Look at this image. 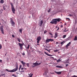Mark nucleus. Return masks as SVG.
Here are the masks:
<instances>
[{"label":"nucleus","instance_id":"f257e3e1","mask_svg":"<svg viewBox=\"0 0 77 77\" xmlns=\"http://www.w3.org/2000/svg\"><path fill=\"white\" fill-rule=\"evenodd\" d=\"M18 64H17V65H16V68L12 70H11V72H15L18 70Z\"/></svg>","mask_w":77,"mask_h":77},{"label":"nucleus","instance_id":"f03ea898","mask_svg":"<svg viewBox=\"0 0 77 77\" xmlns=\"http://www.w3.org/2000/svg\"><path fill=\"white\" fill-rule=\"evenodd\" d=\"M11 9H12V12L14 14H15V8H14V5H13V3H11Z\"/></svg>","mask_w":77,"mask_h":77},{"label":"nucleus","instance_id":"7ed1b4c3","mask_svg":"<svg viewBox=\"0 0 77 77\" xmlns=\"http://www.w3.org/2000/svg\"><path fill=\"white\" fill-rule=\"evenodd\" d=\"M41 63H34L33 64V65L32 66V68H34L35 66H38V65H40Z\"/></svg>","mask_w":77,"mask_h":77},{"label":"nucleus","instance_id":"20e7f679","mask_svg":"<svg viewBox=\"0 0 77 77\" xmlns=\"http://www.w3.org/2000/svg\"><path fill=\"white\" fill-rule=\"evenodd\" d=\"M54 20V19H53L50 22V23H51V24H57V21H56V20Z\"/></svg>","mask_w":77,"mask_h":77},{"label":"nucleus","instance_id":"39448f33","mask_svg":"<svg viewBox=\"0 0 77 77\" xmlns=\"http://www.w3.org/2000/svg\"><path fill=\"white\" fill-rule=\"evenodd\" d=\"M0 30L2 34H4V31L3 30V26H1L0 27Z\"/></svg>","mask_w":77,"mask_h":77},{"label":"nucleus","instance_id":"423d86ee","mask_svg":"<svg viewBox=\"0 0 77 77\" xmlns=\"http://www.w3.org/2000/svg\"><path fill=\"white\" fill-rule=\"evenodd\" d=\"M37 42L38 44H39L40 41L41 39V36H39L37 37Z\"/></svg>","mask_w":77,"mask_h":77},{"label":"nucleus","instance_id":"0eeeda50","mask_svg":"<svg viewBox=\"0 0 77 77\" xmlns=\"http://www.w3.org/2000/svg\"><path fill=\"white\" fill-rule=\"evenodd\" d=\"M11 24H12V26H14V25H15V22H14L12 19H11Z\"/></svg>","mask_w":77,"mask_h":77},{"label":"nucleus","instance_id":"6e6552de","mask_svg":"<svg viewBox=\"0 0 77 77\" xmlns=\"http://www.w3.org/2000/svg\"><path fill=\"white\" fill-rule=\"evenodd\" d=\"M58 35V33L56 32H55V35L54 36V38H55V39H56V38L57 37Z\"/></svg>","mask_w":77,"mask_h":77},{"label":"nucleus","instance_id":"1a4fd4ad","mask_svg":"<svg viewBox=\"0 0 77 77\" xmlns=\"http://www.w3.org/2000/svg\"><path fill=\"white\" fill-rule=\"evenodd\" d=\"M71 44V42H69L68 44H67V45L66 46V48H68V47L69 46H70V44Z\"/></svg>","mask_w":77,"mask_h":77},{"label":"nucleus","instance_id":"9d476101","mask_svg":"<svg viewBox=\"0 0 77 77\" xmlns=\"http://www.w3.org/2000/svg\"><path fill=\"white\" fill-rule=\"evenodd\" d=\"M43 23V20H41V21H40V23L39 26H40V27H42V25Z\"/></svg>","mask_w":77,"mask_h":77},{"label":"nucleus","instance_id":"9b49d317","mask_svg":"<svg viewBox=\"0 0 77 77\" xmlns=\"http://www.w3.org/2000/svg\"><path fill=\"white\" fill-rule=\"evenodd\" d=\"M45 54H46V55H47V56H52L53 55H50V54H48L47 53L45 52Z\"/></svg>","mask_w":77,"mask_h":77},{"label":"nucleus","instance_id":"f8f14e48","mask_svg":"<svg viewBox=\"0 0 77 77\" xmlns=\"http://www.w3.org/2000/svg\"><path fill=\"white\" fill-rule=\"evenodd\" d=\"M21 63L23 64V66H26V63L23 62V61H21Z\"/></svg>","mask_w":77,"mask_h":77},{"label":"nucleus","instance_id":"ddd939ff","mask_svg":"<svg viewBox=\"0 0 77 77\" xmlns=\"http://www.w3.org/2000/svg\"><path fill=\"white\" fill-rule=\"evenodd\" d=\"M55 73H56V74H58V75H59V74H61V72H56V71H55Z\"/></svg>","mask_w":77,"mask_h":77},{"label":"nucleus","instance_id":"4468645a","mask_svg":"<svg viewBox=\"0 0 77 77\" xmlns=\"http://www.w3.org/2000/svg\"><path fill=\"white\" fill-rule=\"evenodd\" d=\"M69 59H68V60H67L65 61L64 63H69Z\"/></svg>","mask_w":77,"mask_h":77},{"label":"nucleus","instance_id":"2eb2a0df","mask_svg":"<svg viewBox=\"0 0 77 77\" xmlns=\"http://www.w3.org/2000/svg\"><path fill=\"white\" fill-rule=\"evenodd\" d=\"M54 20H56L57 21H58V22H59V21H60V18H58V19H54Z\"/></svg>","mask_w":77,"mask_h":77},{"label":"nucleus","instance_id":"dca6fc26","mask_svg":"<svg viewBox=\"0 0 77 77\" xmlns=\"http://www.w3.org/2000/svg\"><path fill=\"white\" fill-rule=\"evenodd\" d=\"M65 42V41H63V42H61L60 43V44H61V46H62V45H63V44H64Z\"/></svg>","mask_w":77,"mask_h":77},{"label":"nucleus","instance_id":"f3484780","mask_svg":"<svg viewBox=\"0 0 77 77\" xmlns=\"http://www.w3.org/2000/svg\"><path fill=\"white\" fill-rule=\"evenodd\" d=\"M45 41V43H47V42H50V40L49 39H46Z\"/></svg>","mask_w":77,"mask_h":77},{"label":"nucleus","instance_id":"a211bd4d","mask_svg":"<svg viewBox=\"0 0 77 77\" xmlns=\"http://www.w3.org/2000/svg\"><path fill=\"white\" fill-rule=\"evenodd\" d=\"M45 50H47V51H48V52L49 53H50V50H51V49H50L49 50H48V49H47V48H44Z\"/></svg>","mask_w":77,"mask_h":77},{"label":"nucleus","instance_id":"6ab92c4d","mask_svg":"<svg viewBox=\"0 0 77 77\" xmlns=\"http://www.w3.org/2000/svg\"><path fill=\"white\" fill-rule=\"evenodd\" d=\"M4 2V1L3 0H1L0 1V3H3Z\"/></svg>","mask_w":77,"mask_h":77},{"label":"nucleus","instance_id":"aec40b11","mask_svg":"<svg viewBox=\"0 0 77 77\" xmlns=\"http://www.w3.org/2000/svg\"><path fill=\"white\" fill-rule=\"evenodd\" d=\"M49 42H52V41H54V39H51V38H49Z\"/></svg>","mask_w":77,"mask_h":77},{"label":"nucleus","instance_id":"412c9836","mask_svg":"<svg viewBox=\"0 0 77 77\" xmlns=\"http://www.w3.org/2000/svg\"><path fill=\"white\" fill-rule=\"evenodd\" d=\"M74 41H77V36H75V38H74Z\"/></svg>","mask_w":77,"mask_h":77},{"label":"nucleus","instance_id":"4be33fe9","mask_svg":"<svg viewBox=\"0 0 77 77\" xmlns=\"http://www.w3.org/2000/svg\"><path fill=\"white\" fill-rule=\"evenodd\" d=\"M61 60H60V59H59L57 60V62H60V61H61Z\"/></svg>","mask_w":77,"mask_h":77},{"label":"nucleus","instance_id":"5701e85b","mask_svg":"<svg viewBox=\"0 0 77 77\" xmlns=\"http://www.w3.org/2000/svg\"><path fill=\"white\" fill-rule=\"evenodd\" d=\"M19 45L20 47H22V46L23 45V44H21L20 43H19Z\"/></svg>","mask_w":77,"mask_h":77},{"label":"nucleus","instance_id":"b1692460","mask_svg":"<svg viewBox=\"0 0 77 77\" xmlns=\"http://www.w3.org/2000/svg\"><path fill=\"white\" fill-rule=\"evenodd\" d=\"M56 67H57V68H62V67L61 66H56Z\"/></svg>","mask_w":77,"mask_h":77},{"label":"nucleus","instance_id":"393cba45","mask_svg":"<svg viewBox=\"0 0 77 77\" xmlns=\"http://www.w3.org/2000/svg\"><path fill=\"white\" fill-rule=\"evenodd\" d=\"M17 39L18 41L19 42H20L21 41H20V39L18 38H17Z\"/></svg>","mask_w":77,"mask_h":77},{"label":"nucleus","instance_id":"a878e982","mask_svg":"<svg viewBox=\"0 0 77 77\" xmlns=\"http://www.w3.org/2000/svg\"><path fill=\"white\" fill-rule=\"evenodd\" d=\"M66 35H64L63 36V38H65L66 37Z\"/></svg>","mask_w":77,"mask_h":77},{"label":"nucleus","instance_id":"bb28decb","mask_svg":"<svg viewBox=\"0 0 77 77\" xmlns=\"http://www.w3.org/2000/svg\"><path fill=\"white\" fill-rule=\"evenodd\" d=\"M3 9L4 10H6V7H5L4 6H3Z\"/></svg>","mask_w":77,"mask_h":77},{"label":"nucleus","instance_id":"cd10ccee","mask_svg":"<svg viewBox=\"0 0 77 77\" xmlns=\"http://www.w3.org/2000/svg\"><path fill=\"white\" fill-rule=\"evenodd\" d=\"M26 65L28 67L29 66V63H27Z\"/></svg>","mask_w":77,"mask_h":77},{"label":"nucleus","instance_id":"c85d7f7f","mask_svg":"<svg viewBox=\"0 0 77 77\" xmlns=\"http://www.w3.org/2000/svg\"><path fill=\"white\" fill-rule=\"evenodd\" d=\"M59 50H54V52H57V51H59Z\"/></svg>","mask_w":77,"mask_h":77},{"label":"nucleus","instance_id":"c756f323","mask_svg":"<svg viewBox=\"0 0 77 77\" xmlns=\"http://www.w3.org/2000/svg\"><path fill=\"white\" fill-rule=\"evenodd\" d=\"M6 71H8V72H11V70H8L7 69H6Z\"/></svg>","mask_w":77,"mask_h":77},{"label":"nucleus","instance_id":"7c9ffc66","mask_svg":"<svg viewBox=\"0 0 77 77\" xmlns=\"http://www.w3.org/2000/svg\"><path fill=\"white\" fill-rule=\"evenodd\" d=\"M30 47V45H28V47L27 48V49H29V47Z\"/></svg>","mask_w":77,"mask_h":77},{"label":"nucleus","instance_id":"2f4dec72","mask_svg":"<svg viewBox=\"0 0 77 77\" xmlns=\"http://www.w3.org/2000/svg\"><path fill=\"white\" fill-rule=\"evenodd\" d=\"M2 46L1 44H0V49H2Z\"/></svg>","mask_w":77,"mask_h":77},{"label":"nucleus","instance_id":"473e14b6","mask_svg":"<svg viewBox=\"0 0 77 77\" xmlns=\"http://www.w3.org/2000/svg\"><path fill=\"white\" fill-rule=\"evenodd\" d=\"M65 29L64 31V32H67V31H68L67 30L66 31V28H65Z\"/></svg>","mask_w":77,"mask_h":77},{"label":"nucleus","instance_id":"72a5a7b5","mask_svg":"<svg viewBox=\"0 0 77 77\" xmlns=\"http://www.w3.org/2000/svg\"><path fill=\"white\" fill-rule=\"evenodd\" d=\"M3 75H5V73H4V74H2L1 75H0V76H3Z\"/></svg>","mask_w":77,"mask_h":77},{"label":"nucleus","instance_id":"f704fd0d","mask_svg":"<svg viewBox=\"0 0 77 77\" xmlns=\"http://www.w3.org/2000/svg\"><path fill=\"white\" fill-rule=\"evenodd\" d=\"M66 20H69L68 21L70 20V19L68 18H66Z\"/></svg>","mask_w":77,"mask_h":77},{"label":"nucleus","instance_id":"c9c22d12","mask_svg":"<svg viewBox=\"0 0 77 77\" xmlns=\"http://www.w3.org/2000/svg\"><path fill=\"white\" fill-rule=\"evenodd\" d=\"M51 11V9H49V10L48 11V13L50 12Z\"/></svg>","mask_w":77,"mask_h":77},{"label":"nucleus","instance_id":"e433bc0d","mask_svg":"<svg viewBox=\"0 0 77 77\" xmlns=\"http://www.w3.org/2000/svg\"><path fill=\"white\" fill-rule=\"evenodd\" d=\"M49 34H50L51 36L53 35V34L51 33V32H49Z\"/></svg>","mask_w":77,"mask_h":77},{"label":"nucleus","instance_id":"4c0bfd02","mask_svg":"<svg viewBox=\"0 0 77 77\" xmlns=\"http://www.w3.org/2000/svg\"><path fill=\"white\" fill-rule=\"evenodd\" d=\"M47 30H45V31H44V33H47Z\"/></svg>","mask_w":77,"mask_h":77},{"label":"nucleus","instance_id":"58836bf2","mask_svg":"<svg viewBox=\"0 0 77 77\" xmlns=\"http://www.w3.org/2000/svg\"><path fill=\"white\" fill-rule=\"evenodd\" d=\"M68 16H69L70 17H72V15L71 14H69Z\"/></svg>","mask_w":77,"mask_h":77},{"label":"nucleus","instance_id":"ea45409f","mask_svg":"<svg viewBox=\"0 0 77 77\" xmlns=\"http://www.w3.org/2000/svg\"><path fill=\"white\" fill-rule=\"evenodd\" d=\"M19 30L20 32H22V29H20Z\"/></svg>","mask_w":77,"mask_h":77},{"label":"nucleus","instance_id":"a19ab883","mask_svg":"<svg viewBox=\"0 0 77 77\" xmlns=\"http://www.w3.org/2000/svg\"><path fill=\"white\" fill-rule=\"evenodd\" d=\"M59 30V27H58V29L57 30V31Z\"/></svg>","mask_w":77,"mask_h":77},{"label":"nucleus","instance_id":"79ce46f5","mask_svg":"<svg viewBox=\"0 0 77 77\" xmlns=\"http://www.w3.org/2000/svg\"><path fill=\"white\" fill-rule=\"evenodd\" d=\"M20 49H23V47L22 46H20Z\"/></svg>","mask_w":77,"mask_h":77},{"label":"nucleus","instance_id":"37998d69","mask_svg":"<svg viewBox=\"0 0 77 77\" xmlns=\"http://www.w3.org/2000/svg\"><path fill=\"white\" fill-rule=\"evenodd\" d=\"M0 62H1V63H2V60H0Z\"/></svg>","mask_w":77,"mask_h":77},{"label":"nucleus","instance_id":"c03bdc74","mask_svg":"<svg viewBox=\"0 0 77 77\" xmlns=\"http://www.w3.org/2000/svg\"><path fill=\"white\" fill-rule=\"evenodd\" d=\"M22 55H23V56H24L25 55V54L24 53H23V54H22Z\"/></svg>","mask_w":77,"mask_h":77},{"label":"nucleus","instance_id":"a18cd8bd","mask_svg":"<svg viewBox=\"0 0 77 77\" xmlns=\"http://www.w3.org/2000/svg\"><path fill=\"white\" fill-rule=\"evenodd\" d=\"M22 66L21 65H20V66L19 67L20 68H21Z\"/></svg>","mask_w":77,"mask_h":77},{"label":"nucleus","instance_id":"49530a36","mask_svg":"<svg viewBox=\"0 0 77 77\" xmlns=\"http://www.w3.org/2000/svg\"><path fill=\"white\" fill-rule=\"evenodd\" d=\"M12 36L13 38H14L15 37V36H14V35H12Z\"/></svg>","mask_w":77,"mask_h":77},{"label":"nucleus","instance_id":"de8ad7c7","mask_svg":"<svg viewBox=\"0 0 77 77\" xmlns=\"http://www.w3.org/2000/svg\"><path fill=\"white\" fill-rule=\"evenodd\" d=\"M66 66L67 67V66H68V65H68V64H66Z\"/></svg>","mask_w":77,"mask_h":77},{"label":"nucleus","instance_id":"09e8293b","mask_svg":"<svg viewBox=\"0 0 77 77\" xmlns=\"http://www.w3.org/2000/svg\"><path fill=\"white\" fill-rule=\"evenodd\" d=\"M63 27V26L62 25H61L60 26V27H61V28Z\"/></svg>","mask_w":77,"mask_h":77},{"label":"nucleus","instance_id":"8fccbe9b","mask_svg":"<svg viewBox=\"0 0 77 77\" xmlns=\"http://www.w3.org/2000/svg\"><path fill=\"white\" fill-rule=\"evenodd\" d=\"M20 69H21V68H20V67H19V71H20Z\"/></svg>","mask_w":77,"mask_h":77},{"label":"nucleus","instance_id":"3c124183","mask_svg":"<svg viewBox=\"0 0 77 77\" xmlns=\"http://www.w3.org/2000/svg\"><path fill=\"white\" fill-rule=\"evenodd\" d=\"M15 74H13L12 75V76H15Z\"/></svg>","mask_w":77,"mask_h":77},{"label":"nucleus","instance_id":"603ef678","mask_svg":"<svg viewBox=\"0 0 77 77\" xmlns=\"http://www.w3.org/2000/svg\"><path fill=\"white\" fill-rule=\"evenodd\" d=\"M57 27H58L57 26H56V27H55V28H56V29H57Z\"/></svg>","mask_w":77,"mask_h":77},{"label":"nucleus","instance_id":"864d4df0","mask_svg":"<svg viewBox=\"0 0 77 77\" xmlns=\"http://www.w3.org/2000/svg\"><path fill=\"white\" fill-rule=\"evenodd\" d=\"M24 69V68H22L21 69V70H23Z\"/></svg>","mask_w":77,"mask_h":77},{"label":"nucleus","instance_id":"5fc2aeb1","mask_svg":"<svg viewBox=\"0 0 77 77\" xmlns=\"http://www.w3.org/2000/svg\"><path fill=\"white\" fill-rule=\"evenodd\" d=\"M58 42H56V44H58Z\"/></svg>","mask_w":77,"mask_h":77},{"label":"nucleus","instance_id":"6e6d98bb","mask_svg":"<svg viewBox=\"0 0 77 77\" xmlns=\"http://www.w3.org/2000/svg\"><path fill=\"white\" fill-rule=\"evenodd\" d=\"M53 37H54V36H53V35H52L51 36V37L52 38H53Z\"/></svg>","mask_w":77,"mask_h":77},{"label":"nucleus","instance_id":"4d7b16f0","mask_svg":"<svg viewBox=\"0 0 77 77\" xmlns=\"http://www.w3.org/2000/svg\"><path fill=\"white\" fill-rule=\"evenodd\" d=\"M50 74H54V73H53V72L50 73Z\"/></svg>","mask_w":77,"mask_h":77},{"label":"nucleus","instance_id":"13d9d810","mask_svg":"<svg viewBox=\"0 0 77 77\" xmlns=\"http://www.w3.org/2000/svg\"><path fill=\"white\" fill-rule=\"evenodd\" d=\"M45 75V73H43V75Z\"/></svg>","mask_w":77,"mask_h":77},{"label":"nucleus","instance_id":"bf43d9fd","mask_svg":"<svg viewBox=\"0 0 77 77\" xmlns=\"http://www.w3.org/2000/svg\"><path fill=\"white\" fill-rule=\"evenodd\" d=\"M66 23H65V25L66 26Z\"/></svg>","mask_w":77,"mask_h":77},{"label":"nucleus","instance_id":"052dcab7","mask_svg":"<svg viewBox=\"0 0 77 77\" xmlns=\"http://www.w3.org/2000/svg\"><path fill=\"white\" fill-rule=\"evenodd\" d=\"M37 45H39V44H37Z\"/></svg>","mask_w":77,"mask_h":77},{"label":"nucleus","instance_id":"680f3d73","mask_svg":"<svg viewBox=\"0 0 77 77\" xmlns=\"http://www.w3.org/2000/svg\"><path fill=\"white\" fill-rule=\"evenodd\" d=\"M14 77H17V76H16V75H15Z\"/></svg>","mask_w":77,"mask_h":77},{"label":"nucleus","instance_id":"e2e57ef3","mask_svg":"<svg viewBox=\"0 0 77 77\" xmlns=\"http://www.w3.org/2000/svg\"><path fill=\"white\" fill-rule=\"evenodd\" d=\"M24 69H26V68H24Z\"/></svg>","mask_w":77,"mask_h":77},{"label":"nucleus","instance_id":"0e129e2a","mask_svg":"<svg viewBox=\"0 0 77 77\" xmlns=\"http://www.w3.org/2000/svg\"><path fill=\"white\" fill-rule=\"evenodd\" d=\"M2 21H4V20L2 19Z\"/></svg>","mask_w":77,"mask_h":77},{"label":"nucleus","instance_id":"69168bd1","mask_svg":"<svg viewBox=\"0 0 77 77\" xmlns=\"http://www.w3.org/2000/svg\"><path fill=\"white\" fill-rule=\"evenodd\" d=\"M58 53H60V52H58Z\"/></svg>","mask_w":77,"mask_h":77},{"label":"nucleus","instance_id":"338daca9","mask_svg":"<svg viewBox=\"0 0 77 77\" xmlns=\"http://www.w3.org/2000/svg\"><path fill=\"white\" fill-rule=\"evenodd\" d=\"M5 41H6V40H5Z\"/></svg>","mask_w":77,"mask_h":77},{"label":"nucleus","instance_id":"774afa93","mask_svg":"<svg viewBox=\"0 0 77 77\" xmlns=\"http://www.w3.org/2000/svg\"><path fill=\"white\" fill-rule=\"evenodd\" d=\"M0 25H1V23H0Z\"/></svg>","mask_w":77,"mask_h":77}]
</instances>
